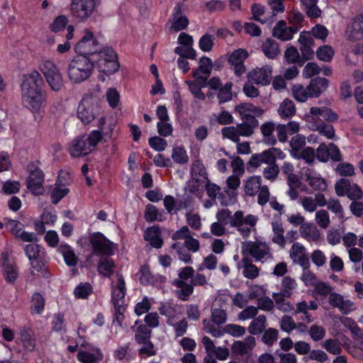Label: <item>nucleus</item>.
<instances>
[{
  "mask_svg": "<svg viewBox=\"0 0 363 363\" xmlns=\"http://www.w3.org/2000/svg\"><path fill=\"white\" fill-rule=\"evenodd\" d=\"M99 49V43L89 30H85L84 35L74 47L76 52L81 55L80 61L86 66L90 64L92 68L103 66H111L113 68L120 67L118 55L111 48H104L100 52H98Z\"/></svg>",
  "mask_w": 363,
  "mask_h": 363,
  "instance_id": "obj_1",
  "label": "nucleus"
},
{
  "mask_svg": "<svg viewBox=\"0 0 363 363\" xmlns=\"http://www.w3.org/2000/svg\"><path fill=\"white\" fill-rule=\"evenodd\" d=\"M216 218L225 225L229 221L230 226L235 228L243 238H247L252 231L256 232L255 226L258 221L256 216L248 214L245 216L242 211H237L231 215L230 210L222 209L218 211Z\"/></svg>",
  "mask_w": 363,
  "mask_h": 363,
  "instance_id": "obj_2",
  "label": "nucleus"
},
{
  "mask_svg": "<svg viewBox=\"0 0 363 363\" xmlns=\"http://www.w3.org/2000/svg\"><path fill=\"white\" fill-rule=\"evenodd\" d=\"M43 84V79L36 70L24 74L21 84L23 101L32 108L38 109L43 99L42 91Z\"/></svg>",
  "mask_w": 363,
  "mask_h": 363,
  "instance_id": "obj_3",
  "label": "nucleus"
},
{
  "mask_svg": "<svg viewBox=\"0 0 363 363\" xmlns=\"http://www.w3.org/2000/svg\"><path fill=\"white\" fill-rule=\"evenodd\" d=\"M99 130H92L89 135H83L74 139L69 147V153L74 157L89 155L101 140Z\"/></svg>",
  "mask_w": 363,
  "mask_h": 363,
  "instance_id": "obj_4",
  "label": "nucleus"
},
{
  "mask_svg": "<svg viewBox=\"0 0 363 363\" xmlns=\"http://www.w3.org/2000/svg\"><path fill=\"white\" fill-rule=\"evenodd\" d=\"M98 98L93 93H87L82 98L77 109V116L84 124H89L99 114Z\"/></svg>",
  "mask_w": 363,
  "mask_h": 363,
  "instance_id": "obj_5",
  "label": "nucleus"
},
{
  "mask_svg": "<svg viewBox=\"0 0 363 363\" xmlns=\"http://www.w3.org/2000/svg\"><path fill=\"white\" fill-rule=\"evenodd\" d=\"M242 252L250 255L255 262H266L272 259L271 248L265 242L260 240L245 241L241 245Z\"/></svg>",
  "mask_w": 363,
  "mask_h": 363,
  "instance_id": "obj_6",
  "label": "nucleus"
},
{
  "mask_svg": "<svg viewBox=\"0 0 363 363\" xmlns=\"http://www.w3.org/2000/svg\"><path fill=\"white\" fill-rule=\"evenodd\" d=\"M235 111L238 113L242 122L255 129L259 125L256 117L261 116L264 110L251 103H242L235 107Z\"/></svg>",
  "mask_w": 363,
  "mask_h": 363,
  "instance_id": "obj_7",
  "label": "nucleus"
},
{
  "mask_svg": "<svg viewBox=\"0 0 363 363\" xmlns=\"http://www.w3.org/2000/svg\"><path fill=\"white\" fill-rule=\"evenodd\" d=\"M96 10V0H72L70 11L79 22L86 21Z\"/></svg>",
  "mask_w": 363,
  "mask_h": 363,
  "instance_id": "obj_8",
  "label": "nucleus"
},
{
  "mask_svg": "<svg viewBox=\"0 0 363 363\" xmlns=\"http://www.w3.org/2000/svg\"><path fill=\"white\" fill-rule=\"evenodd\" d=\"M23 250L31 267L37 272H44L46 263L45 250L35 243L25 245Z\"/></svg>",
  "mask_w": 363,
  "mask_h": 363,
  "instance_id": "obj_9",
  "label": "nucleus"
},
{
  "mask_svg": "<svg viewBox=\"0 0 363 363\" xmlns=\"http://www.w3.org/2000/svg\"><path fill=\"white\" fill-rule=\"evenodd\" d=\"M89 240L93 249V255L100 257H109L113 254V243L102 233L96 232L91 234Z\"/></svg>",
  "mask_w": 363,
  "mask_h": 363,
  "instance_id": "obj_10",
  "label": "nucleus"
},
{
  "mask_svg": "<svg viewBox=\"0 0 363 363\" xmlns=\"http://www.w3.org/2000/svg\"><path fill=\"white\" fill-rule=\"evenodd\" d=\"M335 191L339 196L347 195L352 201L359 200L363 196L361 188L347 179H341L336 182Z\"/></svg>",
  "mask_w": 363,
  "mask_h": 363,
  "instance_id": "obj_11",
  "label": "nucleus"
},
{
  "mask_svg": "<svg viewBox=\"0 0 363 363\" xmlns=\"http://www.w3.org/2000/svg\"><path fill=\"white\" fill-rule=\"evenodd\" d=\"M28 170L30 172L29 176L27 179V187L35 195L43 194L44 174L43 171L38 168L35 167L33 164H30L28 166Z\"/></svg>",
  "mask_w": 363,
  "mask_h": 363,
  "instance_id": "obj_12",
  "label": "nucleus"
},
{
  "mask_svg": "<svg viewBox=\"0 0 363 363\" xmlns=\"http://www.w3.org/2000/svg\"><path fill=\"white\" fill-rule=\"evenodd\" d=\"M254 131L255 129L242 121L241 123L237 124L236 126H228L222 128L221 134L223 138L230 139L235 143H238L240 136L249 137L254 133Z\"/></svg>",
  "mask_w": 363,
  "mask_h": 363,
  "instance_id": "obj_13",
  "label": "nucleus"
},
{
  "mask_svg": "<svg viewBox=\"0 0 363 363\" xmlns=\"http://www.w3.org/2000/svg\"><path fill=\"white\" fill-rule=\"evenodd\" d=\"M6 228L17 238L23 242H37L38 238L34 233L23 230V224L16 220L7 219Z\"/></svg>",
  "mask_w": 363,
  "mask_h": 363,
  "instance_id": "obj_14",
  "label": "nucleus"
},
{
  "mask_svg": "<svg viewBox=\"0 0 363 363\" xmlns=\"http://www.w3.org/2000/svg\"><path fill=\"white\" fill-rule=\"evenodd\" d=\"M178 43L181 46L177 47L174 52L178 55H186L189 59L194 60L196 51L193 48L194 39L191 35L181 33L178 38Z\"/></svg>",
  "mask_w": 363,
  "mask_h": 363,
  "instance_id": "obj_15",
  "label": "nucleus"
},
{
  "mask_svg": "<svg viewBox=\"0 0 363 363\" xmlns=\"http://www.w3.org/2000/svg\"><path fill=\"white\" fill-rule=\"evenodd\" d=\"M289 255L293 262L300 264L303 269L309 268V259L306 253V248L301 244L298 242L294 243L290 250Z\"/></svg>",
  "mask_w": 363,
  "mask_h": 363,
  "instance_id": "obj_16",
  "label": "nucleus"
},
{
  "mask_svg": "<svg viewBox=\"0 0 363 363\" xmlns=\"http://www.w3.org/2000/svg\"><path fill=\"white\" fill-rule=\"evenodd\" d=\"M170 28L174 32L185 29L189 25L188 18L182 14V5L177 4L173 10L172 18L169 20Z\"/></svg>",
  "mask_w": 363,
  "mask_h": 363,
  "instance_id": "obj_17",
  "label": "nucleus"
},
{
  "mask_svg": "<svg viewBox=\"0 0 363 363\" xmlns=\"http://www.w3.org/2000/svg\"><path fill=\"white\" fill-rule=\"evenodd\" d=\"M297 30V27H288L284 21H279L273 28L272 35L281 40L286 41L291 40Z\"/></svg>",
  "mask_w": 363,
  "mask_h": 363,
  "instance_id": "obj_18",
  "label": "nucleus"
},
{
  "mask_svg": "<svg viewBox=\"0 0 363 363\" xmlns=\"http://www.w3.org/2000/svg\"><path fill=\"white\" fill-rule=\"evenodd\" d=\"M303 179L308 185L317 191H325L327 189V184L325 179L318 177L314 170L310 168L303 169Z\"/></svg>",
  "mask_w": 363,
  "mask_h": 363,
  "instance_id": "obj_19",
  "label": "nucleus"
},
{
  "mask_svg": "<svg viewBox=\"0 0 363 363\" xmlns=\"http://www.w3.org/2000/svg\"><path fill=\"white\" fill-rule=\"evenodd\" d=\"M328 303L334 308H337L342 314H348L352 310L353 303L350 300H345L344 297L335 292L330 294Z\"/></svg>",
  "mask_w": 363,
  "mask_h": 363,
  "instance_id": "obj_20",
  "label": "nucleus"
},
{
  "mask_svg": "<svg viewBox=\"0 0 363 363\" xmlns=\"http://www.w3.org/2000/svg\"><path fill=\"white\" fill-rule=\"evenodd\" d=\"M201 342L205 347L206 353H211L213 357L216 356L219 360H225L228 357V349L221 347H216L210 337L204 336Z\"/></svg>",
  "mask_w": 363,
  "mask_h": 363,
  "instance_id": "obj_21",
  "label": "nucleus"
},
{
  "mask_svg": "<svg viewBox=\"0 0 363 363\" xmlns=\"http://www.w3.org/2000/svg\"><path fill=\"white\" fill-rule=\"evenodd\" d=\"M347 33L350 40H359L363 38V18L361 15L352 19L347 27Z\"/></svg>",
  "mask_w": 363,
  "mask_h": 363,
  "instance_id": "obj_22",
  "label": "nucleus"
},
{
  "mask_svg": "<svg viewBox=\"0 0 363 363\" xmlns=\"http://www.w3.org/2000/svg\"><path fill=\"white\" fill-rule=\"evenodd\" d=\"M248 80L253 83L265 86L270 83L272 75L271 69H252L247 74Z\"/></svg>",
  "mask_w": 363,
  "mask_h": 363,
  "instance_id": "obj_23",
  "label": "nucleus"
},
{
  "mask_svg": "<svg viewBox=\"0 0 363 363\" xmlns=\"http://www.w3.org/2000/svg\"><path fill=\"white\" fill-rule=\"evenodd\" d=\"M328 87V80L325 78L316 77L311 79L308 85L310 98L318 97L325 92Z\"/></svg>",
  "mask_w": 363,
  "mask_h": 363,
  "instance_id": "obj_24",
  "label": "nucleus"
},
{
  "mask_svg": "<svg viewBox=\"0 0 363 363\" xmlns=\"http://www.w3.org/2000/svg\"><path fill=\"white\" fill-rule=\"evenodd\" d=\"M238 268L242 269L243 276L249 279H255L259 274V269L247 257H245L241 259L238 264Z\"/></svg>",
  "mask_w": 363,
  "mask_h": 363,
  "instance_id": "obj_25",
  "label": "nucleus"
},
{
  "mask_svg": "<svg viewBox=\"0 0 363 363\" xmlns=\"http://www.w3.org/2000/svg\"><path fill=\"white\" fill-rule=\"evenodd\" d=\"M270 155L267 150L259 153L252 154L247 163V169L250 168L257 169L262 164H269L272 162Z\"/></svg>",
  "mask_w": 363,
  "mask_h": 363,
  "instance_id": "obj_26",
  "label": "nucleus"
},
{
  "mask_svg": "<svg viewBox=\"0 0 363 363\" xmlns=\"http://www.w3.org/2000/svg\"><path fill=\"white\" fill-rule=\"evenodd\" d=\"M276 128L273 122H266L260 126V131L262 135V142L269 145L273 146L277 143V138L274 134Z\"/></svg>",
  "mask_w": 363,
  "mask_h": 363,
  "instance_id": "obj_27",
  "label": "nucleus"
},
{
  "mask_svg": "<svg viewBox=\"0 0 363 363\" xmlns=\"http://www.w3.org/2000/svg\"><path fill=\"white\" fill-rule=\"evenodd\" d=\"M262 178L260 176L253 175L249 177L243 182V189L246 195L255 196L261 188Z\"/></svg>",
  "mask_w": 363,
  "mask_h": 363,
  "instance_id": "obj_28",
  "label": "nucleus"
},
{
  "mask_svg": "<svg viewBox=\"0 0 363 363\" xmlns=\"http://www.w3.org/2000/svg\"><path fill=\"white\" fill-rule=\"evenodd\" d=\"M144 238L153 247L160 248L162 246L163 240L161 238V232L158 226L147 228L145 231Z\"/></svg>",
  "mask_w": 363,
  "mask_h": 363,
  "instance_id": "obj_29",
  "label": "nucleus"
},
{
  "mask_svg": "<svg viewBox=\"0 0 363 363\" xmlns=\"http://www.w3.org/2000/svg\"><path fill=\"white\" fill-rule=\"evenodd\" d=\"M172 284L178 289L175 290V294L182 301H187L194 291L191 284H187L181 279H174Z\"/></svg>",
  "mask_w": 363,
  "mask_h": 363,
  "instance_id": "obj_30",
  "label": "nucleus"
},
{
  "mask_svg": "<svg viewBox=\"0 0 363 363\" xmlns=\"http://www.w3.org/2000/svg\"><path fill=\"white\" fill-rule=\"evenodd\" d=\"M262 51L269 59H276L281 50L279 43L272 38H267L262 44Z\"/></svg>",
  "mask_w": 363,
  "mask_h": 363,
  "instance_id": "obj_31",
  "label": "nucleus"
},
{
  "mask_svg": "<svg viewBox=\"0 0 363 363\" xmlns=\"http://www.w3.org/2000/svg\"><path fill=\"white\" fill-rule=\"evenodd\" d=\"M273 236L272 241L278 245L280 247L284 248L286 245V238L284 236V228L280 220L272 222Z\"/></svg>",
  "mask_w": 363,
  "mask_h": 363,
  "instance_id": "obj_32",
  "label": "nucleus"
},
{
  "mask_svg": "<svg viewBox=\"0 0 363 363\" xmlns=\"http://www.w3.org/2000/svg\"><path fill=\"white\" fill-rule=\"evenodd\" d=\"M43 73L52 90L59 91L62 87L63 79L58 69H45Z\"/></svg>",
  "mask_w": 363,
  "mask_h": 363,
  "instance_id": "obj_33",
  "label": "nucleus"
},
{
  "mask_svg": "<svg viewBox=\"0 0 363 363\" xmlns=\"http://www.w3.org/2000/svg\"><path fill=\"white\" fill-rule=\"evenodd\" d=\"M125 295V284L122 275H118V281L115 289L112 291V301L113 305H124Z\"/></svg>",
  "mask_w": 363,
  "mask_h": 363,
  "instance_id": "obj_34",
  "label": "nucleus"
},
{
  "mask_svg": "<svg viewBox=\"0 0 363 363\" xmlns=\"http://www.w3.org/2000/svg\"><path fill=\"white\" fill-rule=\"evenodd\" d=\"M299 230L301 236L308 242L316 241L320 238L319 230L313 223H305Z\"/></svg>",
  "mask_w": 363,
  "mask_h": 363,
  "instance_id": "obj_35",
  "label": "nucleus"
},
{
  "mask_svg": "<svg viewBox=\"0 0 363 363\" xmlns=\"http://www.w3.org/2000/svg\"><path fill=\"white\" fill-rule=\"evenodd\" d=\"M103 358V355L99 350H96L94 352H89L79 350L77 354V359L82 363H98Z\"/></svg>",
  "mask_w": 363,
  "mask_h": 363,
  "instance_id": "obj_36",
  "label": "nucleus"
},
{
  "mask_svg": "<svg viewBox=\"0 0 363 363\" xmlns=\"http://www.w3.org/2000/svg\"><path fill=\"white\" fill-rule=\"evenodd\" d=\"M251 12L252 14V19L260 22L262 24L267 23L269 26H271L274 21L272 15L269 16H265L264 18H260V16L264 13V6L261 4H252L251 6Z\"/></svg>",
  "mask_w": 363,
  "mask_h": 363,
  "instance_id": "obj_37",
  "label": "nucleus"
},
{
  "mask_svg": "<svg viewBox=\"0 0 363 363\" xmlns=\"http://www.w3.org/2000/svg\"><path fill=\"white\" fill-rule=\"evenodd\" d=\"M144 217L145 220L149 223L155 220L162 222L165 219L164 211H160L155 206L152 204L146 206Z\"/></svg>",
  "mask_w": 363,
  "mask_h": 363,
  "instance_id": "obj_38",
  "label": "nucleus"
},
{
  "mask_svg": "<svg viewBox=\"0 0 363 363\" xmlns=\"http://www.w3.org/2000/svg\"><path fill=\"white\" fill-rule=\"evenodd\" d=\"M248 53L243 49H238L233 51L228 57V62L231 66L243 67V62L247 58Z\"/></svg>",
  "mask_w": 363,
  "mask_h": 363,
  "instance_id": "obj_39",
  "label": "nucleus"
},
{
  "mask_svg": "<svg viewBox=\"0 0 363 363\" xmlns=\"http://www.w3.org/2000/svg\"><path fill=\"white\" fill-rule=\"evenodd\" d=\"M296 282L294 279L286 276L282 279L280 292L273 293L272 294H279L289 298L292 295L293 291L296 289Z\"/></svg>",
  "mask_w": 363,
  "mask_h": 363,
  "instance_id": "obj_40",
  "label": "nucleus"
},
{
  "mask_svg": "<svg viewBox=\"0 0 363 363\" xmlns=\"http://www.w3.org/2000/svg\"><path fill=\"white\" fill-rule=\"evenodd\" d=\"M115 264L108 257H101L98 264V272L100 274L110 277L113 273Z\"/></svg>",
  "mask_w": 363,
  "mask_h": 363,
  "instance_id": "obj_41",
  "label": "nucleus"
},
{
  "mask_svg": "<svg viewBox=\"0 0 363 363\" xmlns=\"http://www.w3.org/2000/svg\"><path fill=\"white\" fill-rule=\"evenodd\" d=\"M280 117L283 119L292 117L296 113V108L294 102L289 99L284 100L278 109Z\"/></svg>",
  "mask_w": 363,
  "mask_h": 363,
  "instance_id": "obj_42",
  "label": "nucleus"
},
{
  "mask_svg": "<svg viewBox=\"0 0 363 363\" xmlns=\"http://www.w3.org/2000/svg\"><path fill=\"white\" fill-rule=\"evenodd\" d=\"M267 318L264 315H259L254 319L248 327V332L251 335L262 333L266 328Z\"/></svg>",
  "mask_w": 363,
  "mask_h": 363,
  "instance_id": "obj_43",
  "label": "nucleus"
},
{
  "mask_svg": "<svg viewBox=\"0 0 363 363\" xmlns=\"http://www.w3.org/2000/svg\"><path fill=\"white\" fill-rule=\"evenodd\" d=\"M152 330L146 325H140L135 330V341L138 344L150 340Z\"/></svg>",
  "mask_w": 363,
  "mask_h": 363,
  "instance_id": "obj_44",
  "label": "nucleus"
},
{
  "mask_svg": "<svg viewBox=\"0 0 363 363\" xmlns=\"http://www.w3.org/2000/svg\"><path fill=\"white\" fill-rule=\"evenodd\" d=\"M318 0H301L307 16L310 18H318L320 16L321 11L317 6Z\"/></svg>",
  "mask_w": 363,
  "mask_h": 363,
  "instance_id": "obj_45",
  "label": "nucleus"
},
{
  "mask_svg": "<svg viewBox=\"0 0 363 363\" xmlns=\"http://www.w3.org/2000/svg\"><path fill=\"white\" fill-rule=\"evenodd\" d=\"M284 58L289 64H296L300 67L304 64V60L301 57L297 48L294 46L288 48L285 50Z\"/></svg>",
  "mask_w": 363,
  "mask_h": 363,
  "instance_id": "obj_46",
  "label": "nucleus"
},
{
  "mask_svg": "<svg viewBox=\"0 0 363 363\" xmlns=\"http://www.w3.org/2000/svg\"><path fill=\"white\" fill-rule=\"evenodd\" d=\"M172 159L179 164H186L189 162V156L184 147L175 146L172 149Z\"/></svg>",
  "mask_w": 363,
  "mask_h": 363,
  "instance_id": "obj_47",
  "label": "nucleus"
},
{
  "mask_svg": "<svg viewBox=\"0 0 363 363\" xmlns=\"http://www.w3.org/2000/svg\"><path fill=\"white\" fill-rule=\"evenodd\" d=\"M191 174L193 177H194L196 180H199V178H202L205 180L208 179V174L206 172V168L201 160L197 159L193 162L191 168Z\"/></svg>",
  "mask_w": 363,
  "mask_h": 363,
  "instance_id": "obj_48",
  "label": "nucleus"
},
{
  "mask_svg": "<svg viewBox=\"0 0 363 363\" xmlns=\"http://www.w3.org/2000/svg\"><path fill=\"white\" fill-rule=\"evenodd\" d=\"M3 274L6 280L9 283H13L18 275L17 268L15 265L8 263L7 257L3 263Z\"/></svg>",
  "mask_w": 363,
  "mask_h": 363,
  "instance_id": "obj_49",
  "label": "nucleus"
},
{
  "mask_svg": "<svg viewBox=\"0 0 363 363\" xmlns=\"http://www.w3.org/2000/svg\"><path fill=\"white\" fill-rule=\"evenodd\" d=\"M59 251L63 255L66 264L69 266H75L77 263V257L70 246L67 245H61Z\"/></svg>",
  "mask_w": 363,
  "mask_h": 363,
  "instance_id": "obj_50",
  "label": "nucleus"
},
{
  "mask_svg": "<svg viewBox=\"0 0 363 363\" xmlns=\"http://www.w3.org/2000/svg\"><path fill=\"white\" fill-rule=\"evenodd\" d=\"M45 307V298L40 293H35L30 301V311L32 313L40 314Z\"/></svg>",
  "mask_w": 363,
  "mask_h": 363,
  "instance_id": "obj_51",
  "label": "nucleus"
},
{
  "mask_svg": "<svg viewBox=\"0 0 363 363\" xmlns=\"http://www.w3.org/2000/svg\"><path fill=\"white\" fill-rule=\"evenodd\" d=\"M272 298L277 305V308L284 312L290 313L294 310V306L287 300L286 296H282L279 294H272Z\"/></svg>",
  "mask_w": 363,
  "mask_h": 363,
  "instance_id": "obj_52",
  "label": "nucleus"
},
{
  "mask_svg": "<svg viewBox=\"0 0 363 363\" xmlns=\"http://www.w3.org/2000/svg\"><path fill=\"white\" fill-rule=\"evenodd\" d=\"M91 74V69H68V75L71 81L74 83H79Z\"/></svg>",
  "mask_w": 363,
  "mask_h": 363,
  "instance_id": "obj_53",
  "label": "nucleus"
},
{
  "mask_svg": "<svg viewBox=\"0 0 363 363\" xmlns=\"http://www.w3.org/2000/svg\"><path fill=\"white\" fill-rule=\"evenodd\" d=\"M292 156L296 159H303L309 164H312L314 162L315 153L313 147H306L298 152H293Z\"/></svg>",
  "mask_w": 363,
  "mask_h": 363,
  "instance_id": "obj_54",
  "label": "nucleus"
},
{
  "mask_svg": "<svg viewBox=\"0 0 363 363\" xmlns=\"http://www.w3.org/2000/svg\"><path fill=\"white\" fill-rule=\"evenodd\" d=\"M280 172L279 165L276 162H272L263 169L262 174L263 177L270 181H275Z\"/></svg>",
  "mask_w": 363,
  "mask_h": 363,
  "instance_id": "obj_55",
  "label": "nucleus"
},
{
  "mask_svg": "<svg viewBox=\"0 0 363 363\" xmlns=\"http://www.w3.org/2000/svg\"><path fill=\"white\" fill-rule=\"evenodd\" d=\"M321 346L327 352L334 355H339L342 352L341 344L335 339H328L321 344Z\"/></svg>",
  "mask_w": 363,
  "mask_h": 363,
  "instance_id": "obj_56",
  "label": "nucleus"
},
{
  "mask_svg": "<svg viewBox=\"0 0 363 363\" xmlns=\"http://www.w3.org/2000/svg\"><path fill=\"white\" fill-rule=\"evenodd\" d=\"M334 54L333 48L329 45L320 46L316 51L318 59L325 62H330Z\"/></svg>",
  "mask_w": 363,
  "mask_h": 363,
  "instance_id": "obj_57",
  "label": "nucleus"
},
{
  "mask_svg": "<svg viewBox=\"0 0 363 363\" xmlns=\"http://www.w3.org/2000/svg\"><path fill=\"white\" fill-rule=\"evenodd\" d=\"M211 69H196L193 72V77L195 82L201 86L205 87L207 86V79L210 77Z\"/></svg>",
  "mask_w": 363,
  "mask_h": 363,
  "instance_id": "obj_58",
  "label": "nucleus"
},
{
  "mask_svg": "<svg viewBox=\"0 0 363 363\" xmlns=\"http://www.w3.org/2000/svg\"><path fill=\"white\" fill-rule=\"evenodd\" d=\"M233 84L231 82L226 83L222 86L218 93L217 98L220 104L227 102L232 99V88Z\"/></svg>",
  "mask_w": 363,
  "mask_h": 363,
  "instance_id": "obj_59",
  "label": "nucleus"
},
{
  "mask_svg": "<svg viewBox=\"0 0 363 363\" xmlns=\"http://www.w3.org/2000/svg\"><path fill=\"white\" fill-rule=\"evenodd\" d=\"M279 331L275 328L266 330L262 337V342L267 346H272L278 339Z\"/></svg>",
  "mask_w": 363,
  "mask_h": 363,
  "instance_id": "obj_60",
  "label": "nucleus"
},
{
  "mask_svg": "<svg viewBox=\"0 0 363 363\" xmlns=\"http://www.w3.org/2000/svg\"><path fill=\"white\" fill-rule=\"evenodd\" d=\"M315 222L323 229H326L330 223L329 213L325 210H319L315 213Z\"/></svg>",
  "mask_w": 363,
  "mask_h": 363,
  "instance_id": "obj_61",
  "label": "nucleus"
},
{
  "mask_svg": "<svg viewBox=\"0 0 363 363\" xmlns=\"http://www.w3.org/2000/svg\"><path fill=\"white\" fill-rule=\"evenodd\" d=\"M308 333L313 341L318 342L324 338L326 331L323 327L314 324L310 327Z\"/></svg>",
  "mask_w": 363,
  "mask_h": 363,
  "instance_id": "obj_62",
  "label": "nucleus"
},
{
  "mask_svg": "<svg viewBox=\"0 0 363 363\" xmlns=\"http://www.w3.org/2000/svg\"><path fill=\"white\" fill-rule=\"evenodd\" d=\"M280 328L286 333H291L296 328V323L290 315H284L280 320Z\"/></svg>",
  "mask_w": 363,
  "mask_h": 363,
  "instance_id": "obj_63",
  "label": "nucleus"
},
{
  "mask_svg": "<svg viewBox=\"0 0 363 363\" xmlns=\"http://www.w3.org/2000/svg\"><path fill=\"white\" fill-rule=\"evenodd\" d=\"M314 287V292L323 297H326L328 295L330 296L333 291V287L330 284L323 281H318Z\"/></svg>",
  "mask_w": 363,
  "mask_h": 363,
  "instance_id": "obj_64",
  "label": "nucleus"
}]
</instances>
